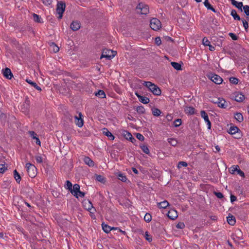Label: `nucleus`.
<instances>
[{
	"label": "nucleus",
	"instance_id": "1",
	"mask_svg": "<svg viewBox=\"0 0 249 249\" xmlns=\"http://www.w3.org/2000/svg\"><path fill=\"white\" fill-rule=\"evenodd\" d=\"M143 85L146 87L149 90L155 95H160L161 94V90L155 84L151 83V82H144Z\"/></svg>",
	"mask_w": 249,
	"mask_h": 249
},
{
	"label": "nucleus",
	"instance_id": "2",
	"mask_svg": "<svg viewBox=\"0 0 249 249\" xmlns=\"http://www.w3.org/2000/svg\"><path fill=\"white\" fill-rule=\"evenodd\" d=\"M228 132L231 135H234V138L237 139L241 138L243 136L240 130L235 126H231Z\"/></svg>",
	"mask_w": 249,
	"mask_h": 249
},
{
	"label": "nucleus",
	"instance_id": "3",
	"mask_svg": "<svg viewBox=\"0 0 249 249\" xmlns=\"http://www.w3.org/2000/svg\"><path fill=\"white\" fill-rule=\"evenodd\" d=\"M137 12L142 15H146L149 12V7L147 5L140 3L136 7Z\"/></svg>",
	"mask_w": 249,
	"mask_h": 249
},
{
	"label": "nucleus",
	"instance_id": "4",
	"mask_svg": "<svg viewBox=\"0 0 249 249\" xmlns=\"http://www.w3.org/2000/svg\"><path fill=\"white\" fill-rule=\"evenodd\" d=\"M231 98L237 102H241L245 100V97L242 93L239 91H235L231 94Z\"/></svg>",
	"mask_w": 249,
	"mask_h": 249
},
{
	"label": "nucleus",
	"instance_id": "5",
	"mask_svg": "<svg viewBox=\"0 0 249 249\" xmlns=\"http://www.w3.org/2000/svg\"><path fill=\"white\" fill-rule=\"evenodd\" d=\"M26 168L27 169L28 175L31 178H34L36 176V168L34 165L30 163H27L26 164Z\"/></svg>",
	"mask_w": 249,
	"mask_h": 249
},
{
	"label": "nucleus",
	"instance_id": "6",
	"mask_svg": "<svg viewBox=\"0 0 249 249\" xmlns=\"http://www.w3.org/2000/svg\"><path fill=\"white\" fill-rule=\"evenodd\" d=\"M66 5L64 2L59 1L57 3L56 7V13L58 15V18L61 19L62 18L63 14L65 11Z\"/></svg>",
	"mask_w": 249,
	"mask_h": 249
},
{
	"label": "nucleus",
	"instance_id": "7",
	"mask_svg": "<svg viewBox=\"0 0 249 249\" xmlns=\"http://www.w3.org/2000/svg\"><path fill=\"white\" fill-rule=\"evenodd\" d=\"M116 54V52L110 50H104L100 58H106L108 60L112 59Z\"/></svg>",
	"mask_w": 249,
	"mask_h": 249
},
{
	"label": "nucleus",
	"instance_id": "8",
	"mask_svg": "<svg viewBox=\"0 0 249 249\" xmlns=\"http://www.w3.org/2000/svg\"><path fill=\"white\" fill-rule=\"evenodd\" d=\"M150 26L152 30L158 31L161 27V22L158 19L153 18L150 20Z\"/></svg>",
	"mask_w": 249,
	"mask_h": 249
},
{
	"label": "nucleus",
	"instance_id": "9",
	"mask_svg": "<svg viewBox=\"0 0 249 249\" xmlns=\"http://www.w3.org/2000/svg\"><path fill=\"white\" fill-rule=\"evenodd\" d=\"M82 114L81 113H79L78 116H74V123L75 124L79 127H81L83 125L84 121L82 119Z\"/></svg>",
	"mask_w": 249,
	"mask_h": 249
},
{
	"label": "nucleus",
	"instance_id": "10",
	"mask_svg": "<svg viewBox=\"0 0 249 249\" xmlns=\"http://www.w3.org/2000/svg\"><path fill=\"white\" fill-rule=\"evenodd\" d=\"M200 115H201V117L204 119L205 123L207 124V125L208 126V129H211V123L209 119V117H208L207 113L204 110H202L200 112Z\"/></svg>",
	"mask_w": 249,
	"mask_h": 249
},
{
	"label": "nucleus",
	"instance_id": "11",
	"mask_svg": "<svg viewBox=\"0 0 249 249\" xmlns=\"http://www.w3.org/2000/svg\"><path fill=\"white\" fill-rule=\"evenodd\" d=\"M210 77L211 80L216 84H220L223 82V79L217 74H212Z\"/></svg>",
	"mask_w": 249,
	"mask_h": 249
},
{
	"label": "nucleus",
	"instance_id": "12",
	"mask_svg": "<svg viewBox=\"0 0 249 249\" xmlns=\"http://www.w3.org/2000/svg\"><path fill=\"white\" fill-rule=\"evenodd\" d=\"M85 208L89 211L90 213H93L95 211V208L93 207V205L90 201L87 200L84 202V204Z\"/></svg>",
	"mask_w": 249,
	"mask_h": 249
},
{
	"label": "nucleus",
	"instance_id": "13",
	"mask_svg": "<svg viewBox=\"0 0 249 249\" xmlns=\"http://www.w3.org/2000/svg\"><path fill=\"white\" fill-rule=\"evenodd\" d=\"M30 107V101L26 99L24 103L21 106V110L24 113H28Z\"/></svg>",
	"mask_w": 249,
	"mask_h": 249
},
{
	"label": "nucleus",
	"instance_id": "14",
	"mask_svg": "<svg viewBox=\"0 0 249 249\" xmlns=\"http://www.w3.org/2000/svg\"><path fill=\"white\" fill-rule=\"evenodd\" d=\"M135 95L138 98L139 101L144 104H147L150 101L148 98L141 95L137 92H135Z\"/></svg>",
	"mask_w": 249,
	"mask_h": 249
},
{
	"label": "nucleus",
	"instance_id": "15",
	"mask_svg": "<svg viewBox=\"0 0 249 249\" xmlns=\"http://www.w3.org/2000/svg\"><path fill=\"white\" fill-rule=\"evenodd\" d=\"M123 134L126 139L129 140L132 142H134V141H136L135 139L132 136V134L128 131L124 130L123 132Z\"/></svg>",
	"mask_w": 249,
	"mask_h": 249
},
{
	"label": "nucleus",
	"instance_id": "16",
	"mask_svg": "<svg viewBox=\"0 0 249 249\" xmlns=\"http://www.w3.org/2000/svg\"><path fill=\"white\" fill-rule=\"evenodd\" d=\"M3 74L5 77L11 79L13 77V74L10 69L6 68L3 70Z\"/></svg>",
	"mask_w": 249,
	"mask_h": 249
},
{
	"label": "nucleus",
	"instance_id": "17",
	"mask_svg": "<svg viewBox=\"0 0 249 249\" xmlns=\"http://www.w3.org/2000/svg\"><path fill=\"white\" fill-rule=\"evenodd\" d=\"M167 215L170 219L174 220L178 217L177 212L174 209H171L168 212Z\"/></svg>",
	"mask_w": 249,
	"mask_h": 249
},
{
	"label": "nucleus",
	"instance_id": "18",
	"mask_svg": "<svg viewBox=\"0 0 249 249\" xmlns=\"http://www.w3.org/2000/svg\"><path fill=\"white\" fill-rule=\"evenodd\" d=\"M184 110L185 113L187 115H193L195 112V109L192 107L186 106Z\"/></svg>",
	"mask_w": 249,
	"mask_h": 249
},
{
	"label": "nucleus",
	"instance_id": "19",
	"mask_svg": "<svg viewBox=\"0 0 249 249\" xmlns=\"http://www.w3.org/2000/svg\"><path fill=\"white\" fill-rule=\"evenodd\" d=\"M215 103L217 104L218 107L222 108H225L227 107L225 105L226 101L222 98H218Z\"/></svg>",
	"mask_w": 249,
	"mask_h": 249
},
{
	"label": "nucleus",
	"instance_id": "20",
	"mask_svg": "<svg viewBox=\"0 0 249 249\" xmlns=\"http://www.w3.org/2000/svg\"><path fill=\"white\" fill-rule=\"evenodd\" d=\"M80 191V186L78 184H75L73 188L70 191L71 193L74 196H76L77 193Z\"/></svg>",
	"mask_w": 249,
	"mask_h": 249
},
{
	"label": "nucleus",
	"instance_id": "21",
	"mask_svg": "<svg viewBox=\"0 0 249 249\" xmlns=\"http://www.w3.org/2000/svg\"><path fill=\"white\" fill-rule=\"evenodd\" d=\"M83 160L85 164H87L90 167H93L94 165V161L89 157H84Z\"/></svg>",
	"mask_w": 249,
	"mask_h": 249
},
{
	"label": "nucleus",
	"instance_id": "22",
	"mask_svg": "<svg viewBox=\"0 0 249 249\" xmlns=\"http://www.w3.org/2000/svg\"><path fill=\"white\" fill-rule=\"evenodd\" d=\"M80 28V23L77 21H73L71 24V28L73 31H77Z\"/></svg>",
	"mask_w": 249,
	"mask_h": 249
},
{
	"label": "nucleus",
	"instance_id": "23",
	"mask_svg": "<svg viewBox=\"0 0 249 249\" xmlns=\"http://www.w3.org/2000/svg\"><path fill=\"white\" fill-rule=\"evenodd\" d=\"M103 133L107 136L110 140H113L114 139V136L112 133L108 130L107 128H104L103 129Z\"/></svg>",
	"mask_w": 249,
	"mask_h": 249
},
{
	"label": "nucleus",
	"instance_id": "24",
	"mask_svg": "<svg viewBox=\"0 0 249 249\" xmlns=\"http://www.w3.org/2000/svg\"><path fill=\"white\" fill-rule=\"evenodd\" d=\"M169 205V203L166 200H164L163 201L158 202L157 203V206L160 209H165L166 208L168 205Z\"/></svg>",
	"mask_w": 249,
	"mask_h": 249
},
{
	"label": "nucleus",
	"instance_id": "25",
	"mask_svg": "<svg viewBox=\"0 0 249 249\" xmlns=\"http://www.w3.org/2000/svg\"><path fill=\"white\" fill-rule=\"evenodd\" d=\"M231 3L236 7L239 9L242 10V7L243 6V3L242 2H237L235 0H231Z\"/></svg>",
	"mask_w": 249,
	"mask_h": 249
},
{
	"label": "nucleus",
	"instance_id": "26",
	"mask_svg": "<svg viewBox=\"0 0 249 249\" xmlns=\"http://www.w3.org/2000/svg\"><path fill=\"white\" fill-rule=\"evenodd\" d=\"M102 227L103 230L106 233H109L111 231V227L108 226V225L105 224V223H103L102 224Z\"/></svg>",
	"mask_w": 249,
	"mask_h": 249
},
{
	"label": "nucleus",
	"instance_id": "27",
	"mask_svg": "<svg viewBox=\"0 0 249 249\" xmlns=\"http://www.w3.org/2000/svg\"><path fill=\"white\" fill-rule=\"evenodd\" d=\"M227 222L231 225H234L235 223V218L233 215H229L227 217Z\"/></svg>",
	"mask_w": 249,
	"mask_h": 249
},
{
	"label": "nucleus",
	"instance_id": "28",
	"mask_svg": "<svg viewBox=\"0 0 249 249\" xmlns=\"http://www.w3.org/2000/svg\"><path fill=\"white\" fill-rule=\"evenodd\" d=\"M204 4L205 6L209 10H212L213 12L215 13L216 11L214 8L212 6V5L209 2L208 0H205L204 1Z\"/></svg>",
	"mask_w": 249,
	"mask_h": 249
},
{
	"label": "nucleus",
	"instance_id": "29",
	"mask_svg": "<svg viewBox=\"0 0 249 249\" xmlns=\"http://www.w3.org/2000/svg\"><path fill=\"white\" fill-rule=\"evenodd\" d=\"M26 82L28 83L29 84H31L32 86H33L36 89L39 91L41 90V89L40 87H39L36 83L32 82L31 80L26 79Z\"/></svg>",
	"mask_w": 249,
	"mask_h": 249
},
{
	"label": "nucleus",
	"instance_id": "30",
	"mask_svg": "<svg viewBox=\"0 0 249 249\" xmlns=\"http://www.w3.org/2000/svg\"><path fill=\"white\" fill-rule=\"evenodd\" d=\"M231 16L234 18L235 20H240L241 19L240 17L237 14L235 10H232L231 13Z\"/></svg>",
	"mask_w": 249,
	"mask_h": 249
},
{
	"label": "nucleus",
	"instance_id": "31",
	"mask_svg": "<svg viewBox=\"0 0 249 249\" xmlns=\"http://www.w3.org/2000/svg\"><path fill=\"white\" fill-rule=\"evenodd\" d=\"M172 66L176 70H181V65L177 62H172L171 63Z\"/></svg>",
	"mask_w": 249,
	"mask_h": 249
},
{
	"label": "nucleus",
	"instance_id": "32",
	"mask_svg": "<svg viewBox=\"0 0 249 249\" xmlns=\"http://www.w3.org/2000/svg\"><path fill=\"white\" fill-rule=\"evenodd\" d=\"M14 177L17 182L19 183L21 180L20 176L16 170L14 171Z\"/></svg>",
	"mask_w": 249,
	"mask_h": 249
},
{
	"label": "nucleus",
	"instance_id": "33",
	"mask_svg": "<svg viewBox=\"0 0 249 249\" xmlns=\"http://www.w3.org/2000/svg\"><path fill=\"white\" fill-rule=\"evenodd\" d=\"M234 118L239 122H242L244 120L243 116L240 113H235L234 115Z\"/></svg>",
	"mask_w": 249,
	"mask_h": 249
},
{
	"label": "nucleus",
	"instance_id": "34",
	"mask_svg": "<svg viewBox=\"0 0 249 249\" xmlns=\"http://www.w3.org/2000/svg\"><path fill=\"white\" fill-rule=\"evenodd\" d=\"M167 141L173 146H175L178 144V141L175 138H168Z\"/></svg>",
	"mask_w": 249,
	"mask_h": 249
},
{
	"label": "nucleus",
	"instance_id": "35",
	"mask_svg": "<svg viewBox=\"0 0 249 249\" xmlns=\"http://www.w3.org/2000/svg\"><path fill=\"white\" fill-rule=\"evenodd\" d=\"M50 48L54 53H57L59 50V47L53 42L51 44Z\"/></svg>",
	"mask_w": 249,
	"mask_h": 249
},
{
	"label": "nucleus",
	"instance_id": "36",
	"mask_svg": "<svg viewBox=\"0 0 249 249\" xmlns=\"http://www.w3.org/2000/svg\"><path fill=\"white\" fill-rule=\"evenodd\" d=\"M117 176L119 180L123 182H126L127 178L124 174L119 173L117 174Z\"/></svg>",
	"mask_w": 249,
	"mask_h": 249
},
{
	"label": "nucleus",
	"instance_id": "37",
	"mask_svg": "<svg viewBox=\"0 0 249 249\" xmlns=\"http://www.w3.org/2000/svg\"><path fill=\"white\" fill-rule=\"evenodd\" d=\"M95 95L101 98H106V94L103 90H99L97 92L95 93Z\"/></svg>",
	"mask_w": 249,
	"mask_h": 249
},
{
	"label": "nucleus",
	"instance_id": "38",
	"mask_svg": "<svg viewBox=\"0 0 249 249\" xmlns=\"http://www.w3.org/2000/svg\"><path fill=\"white\" fill-rule=\"evenodd\" d=\"M33 19L35 22H36L38 23L42 22L41 18L37 14L34 13L33 14Z\"/></svg>",
	"mask_w": 249,
	"mask_h": 249
},
{
	"label": "nucleus",
	"instance_id": "39",
	"mask_svg": "<svg viewBox=\"0 0 249 249\" xmlns=\"http://www.w3.org/2000/svg\"><path fill=\"white\" fill-rule=\"evenodd\" d=\"M238 168H239L238 165H232L230 168L229 172L231 174H233L235 173V171H236L237 170Z\"/></svg>",
	"mask_w": 249,
	"mask_h": 249
},
{
	"label": "nucleus",
	"instance_id": "40",
	"mask_svg": "<svg viewBox=\"0 0 249 249\" xmlns=\"http://www.w3.org/2000/svg\"><path fill=\"white\" fill-rule=\"evenodd\" d=\"M152 113L155 116H159L161 114V111L158 108H155L152 109Z\"/></svg>",
	"mask_w": 249,
	"mask_h": 249
},
{
	"label": "nucleus",
	"instance_id": "41",
	"mask_svg": "<svg viewBox=\"0 0 249 249\" xmlns=\"http://www.w3.org/2000/svg\"><path fill=\"white\" fill-rule=\"evenodd\" d=\"M144 237L145 238V239L149 242H151L152 240L151 235H150L147 231H146L144 234Z\"/></svg>",
	"mask_w": 249,
	"mask_h": 249
},
{
	"label": "nucleus",
	"instance_id": "42",
	"mask_svg": "<svg viewBox=\"0 0 249 249\" xmlns=\"http://www.w3.org/2000/svg\"><path fill=\"white\" fill-rule=\"evenodd\" d=\"M152 216L150 214L146 213L144 216V220L146 222H149L151 221Z\"/></svg>",
	"mask_w": 249,
	"mask_h": 249
},
{
	"label": "nucleus",
	"instance_id": "43",
	"mask_svg": "<svg viewBox=\"0 0 249 249\" xmlns=\"http://www.w3.org/2000/svg\"><path fill=\"white\" fill-rule=\"evenodd\" d=\"M65 187L66 189L71 191L72 187V184L69 180H67Z\"/></svg>",
	"mask_w": 249,
	"mask_h": 249
},
{
	"label": "nucleus",
	"instance_id": "44",
	"mask_svg": "<svg viewBox=\"0 0 249 249\" xmlns=\"http://www.w3.org/2000/svg\"><path fill=\"white\" fill-rule=\"evenodd\" d=\"M182 123V121L180 119H177L175 120L174 122V125L175 127H178Z\"/></svg>",
	"mask_w": 249,
	"mask_h": 249
},
{
	"label": "nucleus",
	"instance_id": "45",
	"mask_svg": "<svg viewBox=\"0 0 249 249\" xmlns=\"http://www.w3.org/2000/svg\"><path fill=\"white\" fill-rule=\"evenodd\" d=\"M142 150V151L145 153V154H148L149 153V150L148 148L146 145H142L140 146Z\"/></svg>",
	"mask_w": 249,
	"mask_h": 249
},
{
	"label": "nucleus",
	"instance_id": "46",
	"mask_svg": "<svg viewBox=\"0 0 249 249\" xmlns=\"http://www.w3.org/2000/svg\"><path fill=\"white\" fill-rule=\"evenodd\" d=\"M230 82L233 84H237L239 82V79L237 78L232 77L229 79Z\"/></svg>",
	"mask_w": 249,
	"mask_h": 249
},
{
	"label": "nucleus",
	"instance_id": "47",
	"mask_svg": "<svg viewBox=\"0 0 249 249\" xmlns=\"http://www.w3.org/2000/svg\"><path fill=\"white\" fill-rule=\"evenodd\" d=\"M6 170L7 167L4 164H0V173H3Z\"/></svg>",
	"mask_w": 249,
	"mask_h": 249
},
{
	"label": "nucleus",
	"instance_id": "48",
	"mask_svg": "<svg viewBox=\"0 0 249 249\" xmlns=\"http://www.w3.org/2000/svg\"><path fill=\"white\" fill-rule=\"evenodd\" d=\"M244 13L248 16H249V6L245 5L243 6Z\"/></svg>",
	"mask_w": 249,
	"mask_h": 249
},
{
	"label": "nucleus",
	"instance_id": "49",
	"mask_svg": "<svg viewBox=\"0 0 249 249\" xmlns=\"http://www.w3.org/2000/svg\"><path fill=\"white\" fill-rule=\"evenodd\" d=\"M202 43L205 46H210V42L207 37H204L202 40Z\"/></svg>",
	"mask_w": 249,
	"mask_h": 249
},
{
	"label": "nucleus",
	"instance_id": "50",
	"mask_svg": "<svg viewBox=\"0 0 249 249\" xmlns=\"http://www.w3.org/2000/svg\"><path fill=\"white\" fill-rule=\"evenodd\" d=\"M36 161L37 163H41L43 162L42 157L40 155H37L35 157Z\"/></svg>",
	"mask_w": 249,
	"mask_h": 249
},
{
	"label": "nucleus",
	"instance_id": "51",
	"mask_svg": "<svg viewBox=\"0 0 249 249\" xmlns=\"http://www.w3.org/2000/svg\"><path fill=\"white\" fill-rule=\"evenodd\" d=\"M96 179L101 182H103L105 180V178L101 175H96Z\"/></svg>",
	"mask_w": 249,
	"mask_h": 249
},
{
	"label": "nucleus",
	"instance_id": "52",
	"mask_svg": "<svg viewBox=\"0 0 249 249\" xmlns=\"http://www.w3.org/2000/svg\"><path fill=\"white\" fill-rule=\"evenodd\" d=\"M137 111L138 112H139L140 113H143L145 112V109L143 107L140 106V107H137Z\"/></svg>",
	"mask_w": 249,
	"mask_h": 249
},
{
	"label": "nucleus",
	"instance_id": "53",
	"mask_svg": "<svg viewBox=\"0 0 249 249\" xmlns=\"http://www.w3.org/2000/svg\"><path fill=\"white\" fill-rule=\"evenodd\" d=\"M229 35L233 40H237L238 39V36L234 33H230Z\"/></svg>",
	"mask_w": 249,
	"mask_h": 249
},
{
	"label": "nucleus",
	"instance_id": "54",
	"mask_svg": "<svg viewBox=\"0 0 249 249\" xmlns=\"http://www.w3.org/2000/svg\"><path fill=\"white\" fill-rule=\"evenodd\" d=\"M187 166V163L185 161H180L178 162V168H181L182 166L186 167Z\"/></svg>",
	"mask_w": 249,
	"mask_h": 249
},
{
	"label": "nucleus",
	"instance_id": "55",
	"mask_svg": "<svg viewBox=\"0 0 249 249\" xmlns=\"http://www.w3.org/2000/svg\"><path fill=\"white\" fill-rule=\"evenodd\" d=\"M178 229H182L185 227V224L183 222H179L176 225Z\"/></svg>",
	"mask_w": 249,
	"mask_h": 249
},
{
	"label": "nucleus",
	"instance_id": "56",
	"mask_svg": "<svg viewBox=\"0 0 249 249\" xmlns=\"http://www.w3.org/2000/svg\"><path fill=\"white\" fill-rule=\"evenodd\" d=\"M85 196V193L83 192H81L80 190L77 193L76 196H74L76 198L83 197Z\"/></svg>",
	"mask_w": 249,
	"mask_h": 249
},
{
	"label": "nucleus",
	"instance_id": "57",
	"mask_svg": "<svg viewBox=\"0 0 249 249\" xmlns=\"http://www.w3.org/2000/svg\"><path fill=\"white\" fill-rule=\"evenodd\" d=\"M136 137L138 140L141 141H143L144 140V136L140 133H137L136 135Z\"/></svg>",
	"mask_w": 249,
	"mask_h": 249
},
{
	"label": "nucleus",
	"instance_id": "58",
	"mask_svg": "<svg viewBox=\"0 0 249 249\" xmlns=\"http://www.w3.org/2000/svg\"><path fill=\"white\" fill-rule=\"evenodd\" d=\"M29 133L30 136L33 139H35L37 137V135L34 131H30L29 132Z\"/></svg>",
	"mask_w": 249,
	"mask_h": 249
},
{
	"label": "nucleus",
	"instance_id": "59",
	"mask_svg": "<svg viewBox=\"0 0 249 249\" xmlns=\"http://www.w3.org/2000/svg\"><path fill=\"white\" fill-rule=\"evenodd\" d=\"M155 42L158 46L160 45L161 43V41L160 37H156L155 39Z\"/></svg>",
	"mask_w": 249,
	"mask_h": 249
},
{
	"label": "nucleus",
	"instance_id": "60",
	"mask_svg": "<svg viewBox=\"0 0 249 249\" xmlns=\"http://www.w3.org/2000/svg\"><path fill=\"white\" fill-rule=\"evenodd\" d=\"M214 194L218 198H222L223 197V194L220 192H214Z\"/></svg>",
	"mask_w": 249,
	"mask_h": 249
},
{
	"label": "nucleus",
	"instance_id": "61",
	"mask_svg": "<svg viewBox=\"0 0 249 249\" xmlns=\"http://www.w3.org/2000/svg\"><path fill=\"white\" fill-rule=\"evenodd\" d=\"M242 22H243V26L245 28V29L246 30H247L248 28V27H249V24H248V22L245 19H243L242 20Z\"/></svg>",
	"mask_w": 249,
	"mask_h": 249
},
{
	"label": "nucleus",
	"instance_id": "62",
	"mask_svg": "<svg viewBox=\"0 0 249 249\" xmlns=\"http://www.w3.org/2000/svg\"><path fill=\"white\" fill-rule=\"evenodd\" d=\"M42 2L46 5H49L52 2V0H41Z\"/></svg>",
	"mask_w": 249,
	"mask_h": 249
},
{
	"label": "nucleus",
	"instance_id": "63",
	"mask_svg": "<svg viewBox=\"0 0 249 249\" xmlns=\"http://www.w3.org/2000/svg\"><path fill=\"white\" fill-rule=\"evenodd\" d=\"M236 172H237V174L238 175H239L241 177H244V176H245L244 173L240 170L239 167V168L237 169V170L236 171Z\"/></svg>",
	"mask_w": 249,
	"mask_h": 249
},
{
	"label": "nucleus",
	"instance_id": "64",
	"mask_svg": "<svg viewBox=\"0 0 249 249\" xmlns=\"http://www.w3.org/2000/svg\"><path fill=\"white\" fill-rule=\"evenodd\" d=\"M230 198H231V203H233V202L236 201V200H237V197L235 196L232 195H231Z\"/></svg>",
	"mask_w": 249,
	"mask_h": 249
}]
</instances>
